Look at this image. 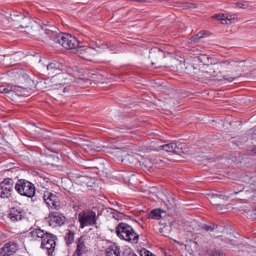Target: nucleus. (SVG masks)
<instances>
[{"label": "nucleus", "instance_id": "17", "mask_svg": "<svg viewBox=\"0 0 256 256\" xmlns=\"http://www.w3.org/2000/svg\"><path fill=\"white\" fill-rule=\"evenodd\" d=\"M62 64L58 62H54L47 66L48 74H54L60 72L62 69Z\"/></svg>", "mask_w": 256, "mask_h": 256}, {"label": "nucleus", "instance_id": "4", "mask_svg": "<svg viewBox=\"0 0 256 256\" xmlns=\"http://www.w3.org/2000/svg\"><path fill=\"white\" fill-rule=\"evenodd\" d=\"M16 190L20 195L32 198L36 193L33 184L24 179L19 180L15 184Z\"/></svg>", "mask_w": 256, "mask_h": 256}, {"label": "nucleus", "instance_id": "34", "mask_svg": "<svg viewBox=\"0 0 256 256\" xmlns=\"http://www.w3.org/2000/svg\"><path fill=\"white\" fill-rule=\"evenodd\" d=\"M144 256H154L150 252L146 250H144ZM141 256H142V254H141Z\"/></svg>", "mask_w": 256, "mask_h": 256}, {"label": "nucleus", "instance_id": "36", "mask_svg": "<svg viewBox=\"0 0 256 256\" xmlns=\"http://www.w3.org/2000/svg\"><path fill=\"white\" fill-rule=\"evenodd\" d=\"M130 156L129 154L126 155V156H125V157L124 158V160H130Z\"/></svg>", "mask_w": 256, "mask_h": 256}, {"label": "nucleus", "instance_id": "32", "mask_svg": "<svg viewBox=\"0 0 256 256\" xmlns=\"http://www.w3.org/2000/svg\"><path fill=\"white\" fill-rule=\"evenodd\" d=\"M216 238L220 240L224 241V242L225 243H228V242H230L229 239H228L226 238H223V237L220 236H217L216 237Z\"/></svg>", "mask_w": 256, "mask_h": 256}, {"label": "nucleus", "instance_id": "8", "mask_svg": "<svg viewBox=\"0 0 256 256\" xmlns=\"http://www.w3.org/2000/svg\"><path fill=\"white\" fill-rule=\"evenodd\" d=\"M14 182L12 178H6L0 183V198H8L14 190Z\"/></svg>", "mask_w": 256, "mask_h": 256}, {"label": "nucleus", "instance_id": "9", "mask_svg": "<svg viewBox=\"0 0 256 256\" xmlns=\"http://www.w3.org/2000/svg\"><path fill=\"white\" fill-rule=\"evenodd\" d=\"M43 199L47 206L51 209L58 210L60 208V200L56 194L46 191L44 193Z\"/></svg>", "mask_w": 256, "mask_h": 256}, {"label": "nucleus", "instance_id": "27", "mask_svg": "<svg viewBox=\"0 0 256 256\" xmlns=\"http://www.w3.org/2000/svg\"><path fill=\"white\" fill-rule=\"evenodd\" d=\"M235 5L238 6L239 8H246V7L248 6V2L244 1V2H236Z\"/></svg>", "mask_w": 256, "mask_h": 256}, {"label": "nucleus", "instance_id": "13", "mask_svg": "<svg viewBox=\"0 0 256 256\" xmlns=\"http://www.w3.org/2000/svg\"><path fill=\"white\" fill-rule=\"evenodd\" d=\"M85 240V236H82L80 237L78 240L76 250L72 256H82L87 251Z\"/></svg>", "mask_w": 256, "mask_h": 256}, {"label": "nucleus", "instance_id": "31", "mask_svg": "<svg viewBox=\"0 0 256 256\" xmlns=\"http://www.w3.org/2000/svg\"><path fill=\"white\" fill-rule=\"evenodd\" d=\"M185 7L188 8H194L196 7V4L193 3H186V4Z\"/></svg>", "mask_w": 256, "mask_h": 256}, {"label": "nucleus", "instance_id": "6", "mask_svg": "<svg viewBox=\"0 0 256 256\" xmlns=\"http://www.w3.org/2000/svg\"><path fill=\"white\" fill-rule=\"evenodd\" d=\"M45 27L42 28L40 32L39 38L44 42H48L52 40L55 43L58 30L53 26L44 24Z\"/></svg>", "mask_w": 256, "mask_h": 256}, {"label": "nucleus", "instance_id": "37", "mask_svg": "<svg viewBox=\"0 0 256 256\" xmlns=\"http://www.w3.org/2000/svg\"><path fill=\"white\" fill-rule=\"evenodd\" d=\"M252 136H253V138L256 140V129L253 132Z\"/></svg>", "mask_w": 256, "mask_h": 256}, {"label": "nucleus", "instance_id": "10", "mask_svg": "<svg viewBox=\"0 0 256 256\" xmlns=\"http://www.w3.org/2000/svg\"><path fill=\"white\" fill-rule=\"evenodd\" d=\"M10 18L16 22L15 24L16 26L22 28H28L32 22L30 16L24 14L14 12L10 14Z\"/></svg>", "mask_w": 256, "mask_h": 256}, {"label": "nucleus", "instance_id": "26", "mask_svg": "<svg viewBox=\"0 0 256 256\" xmlns=\"http://www.w3.org/2000/svg\"><path fill=\"white\" fill-rule=\"evenodd\" d=\"M160 146V145L159 144L158 142H155L154 141H152L149 146V148H146V150L148 152L152 150L157 151L156 150L154 149V148L153 147L154 146Z\"/></svg>", "mask_w": 256, "mask_h": 256}, {"label": "nucleus", "instance_id": "2", "mask_svg": "<svg viewBox=\"0 0 256 256\" xmlns=\"http://www.w3.org/2000/svg\"><path fill=\"white\" fill-rule=\"evenodd\" d=\"M116 232L121 240L136 244L138 242L139 235L132 227L124 222L119 223L116 227Z\"/></svg>", "mask_w": 256, "mask_h": 256}, {"label": "nucleus", "instance_id": "30", "mask_svg": "<svg viewBox=\"0 0 256 256\" xmlns=\"http://www.w3.org/2000/svg\"><path fill=\"white\" fill-rule=\"evenodd\" d=\"M247 154L250 156H254L256 154V146H254L252 150H248L246 152Z\"/></svg>", "mask_w": 256, "mask_h": 256}, {"label": "nucleus", "instance_id": "23", "mask_svg": "<svg viewBox=\"0 0 256 256\" xmlns=\"http://www.w3.org/2000/svg\"><path fill=\"white\" fill-rule=\"evenodd\" d=\"M216 228L217 226H216L215 225L208 226L206 224H203L202 226V228L203 230L207 232H214V230H216Z\"/></svg>", "mask_w": 256, "mask_h": 256}, {"label": "nucleus", "instance_id": "7", "mask_svg": "<svg viewBox=\"0 0 256 256\" xmlns=\"http://www.w3.org/2000/svg\"><path fill=\"white\" fill-rule=\"evenodd\" d=\"M74 52L80 57L89 61L92 60L93 57L96 54V50L88 46H80L78 45Z\"/></svg>", "mask_w": 256, "mask_h": 256}, {"label": "nucleus", "instance_id": "19", "mask_svg": "<svg viewBox=\"0 0 256 256\" xmlns=\"http://www.w3.org/2000/svg\"><path fill=\"white\" fill-rule=\"evenodd\" d=\"M120 248L117 246H114L106 252V256H120Z\"/></svg>", "mask_w": 256, "mask_h": 256}, {"label": "nucleus", "instance_id": "5", "mask_svg": "<svg viewBox=\"0 0 256 256\" xmlns=\"http://www.w3.org/2000/svg\"><path fill=\"white\" fill-rule=\"evenodd\" d=\"M96 218V212L92 210H85L78 214V220L82 228L95 224Z\"/></svg>", "mask_w": 256, "mask_h": 256}, {"label": "nucleus", "instance_id": "18", "mask_svg": "<svg viewBox=\"0 0 256 256\" xmlns=\"http://www.w3.org/2000/svg\"><path fill=\"white\" fill-rule=\"evenodd\" d=\"M162 213L165 214L164 212L161 210L160 209L153 210L149 213L148 218L160 220L162 217Z\"/></svg>", "mask_w": 256, "mask_h": 256}, {"label": "nucleus", "instance_id": "39", "mask_svg": "<svg viewBox=\"0 0 256 256\" xmlns=\"http://www.w3.org/2000/svg\"><path fill=\"white\" fill-rule=\"evenodd\" d=\"M152 64H155V62H154L153 61H152Z\"/></svg>", "mask_w": 256, "mask_h": 256}, {"label": "nucleus", "instance_id": "24", "mask_svg": "<svg viewBox=\"0 0 256 256\" xmlns=\"http://www.w3.org/2000/svg\"><path fill=\"white\" fill-rule=\"evenodd\" d=\"M206 36V34H205V32H199L198 34H197L196 36L192 37V40L194 42H198L200 38H204Z\"/></svg>", "mask_w": 256, "mask_h": 256}, {"label": "nucleus", "instance_id": "28", "mask_svg": "<svg viewBox=\"0 0 256 256\" xmlns=\"http://www.w3.org/2000/svg\"><path fill=\"white\" fill-rule=\"evenodd\" d=\"M242 122L241 121H232L229 123V125L231 127H238L242 126Z\"/></svg>", "mask_w": 256, "mask_h": 256}, {"label": "nucleus", "instance_id": "35", "mask_svg": "<svg viewBox=\"0 0 256 256\" xmlns=\"http://www.w3.org/2000/svg\"><path fill=\"white\" fill-rule=\"evenodd\" d=\"M220 122H218V124H220V126H218V127H220V126H225L224 125V122H223V120H220Z\"/></svg>", "mask_w": 256, "mask_h": 256}, {"label": "nucleus", "instance_id": "15", "mask_svg": "<svg viewBox=\"0 0 256 256\" xmlns=\"http://www.w3.org/2000/svg\"><path fill=\"white\" fill-rule=\"evenodd\" d=\"M17 250L16 245L14 242H10L6 244L2 248L0 254L2 256H10Z\"/></svg>", "mask_w": 256, "mask_h": 256}, {"label": "nucleus", "instance_id": "3", "mask_svg": "<svg viewBox=\"0 0 256 256\" xmlns=\"http://www.w3.org/2000/svg\"><path fill=\"white\" fill-rule=\"evenodd\" d=\"M55 43L60 44L66 49L73 50L74 52L79 44V42L76 37L68 34L58 32Z\"/></svg>", "mask_w": 256, "mask_h": 256}, {"label": "nucleus", "instance_id": "25", "mask_svg": "<svg viewBox=\"0 0 256 256\" xmlns=\"http://www.w3.org/2000/svg\"><path fill=\"white\" fill-rule=\"evenodd\" d=\"M12 88L4 86H0V93L8 94L12 91Z\"/></svg>", "mask_w": 256, "mask_h": 256}, {"label": "nucleus", "instance_id": "29", "mask_svg": "<svg viewBox=\"0 0 256 256\" xmlns=\"http://www.w3.org/2000/svg\"><path fill=\"white\" fill-rule=\"evenodd\" d=\"M212 202H214V204L216 205H220V204L219 203H217L215 201V198H220V199L222 198V197L223 198L224 196L223 195H220V194H212Z\"/></svg>", "mask_w": 256, "mask_h": 256}, {"label": "nucleus", "instance_id": "22", "mask_svg": "<svg viewBox=\"0 0 256 256\" xmlns=\"http://www.w3.org/2000/svg\"><path fill=\"white\" fill-rule=\"evenodd\" d=\"M212 18L217 19L218 20H230V18H228V16H226V14H216L212 16Z\"/></svg>", "mask_w": 256, "mask_h": 256}, {"label": "nucleus", "instance_id": "16", "mask_svg": "<svg viewBox=\"0 0 256 256\" xmlns=\"http://www.w3.org/2000/svg\"><path fill=\"white\" fill-rule=\"evenodd\" d=\"M149 57L153 60L155 62H157L164 58V53L163 50L156 48L150 51Z\"/></svg>", "mask_w": 256, "mask_h": 256}, {"label": "nucleus", "instance_id": "21", "mask_svg": "<svg viewBox=\"0 0 256 256\" xmlns=\"http://www.w3.org/2000/svg\"><path fill=\"white\" fill-rule=\"evenodd\" d=\"M210 256H226L225 254L222 251L220 250H210L208 252Z\"/></svg>", "mask_w": 256, "mask_h": 256}, {"label": "nucleus", "instance_id": "11", "mask_svg": "<svg viewBox=\"0 0 256 256\" xmlns=\"http://www.w3.org/2000/svg\"><path fill=\"white\" fill-rule=\"evenodd\" d=\"M8 216L12 221L16 222L25 218L26 212L22 208L14 207L10 210Z\"/></svg>", "mask_w": 256, "mask_h": 256}, {"label": "nucleus", "instance_id": "12", "mask_svg": "<svg viewBox=\"0 0 256 256\" xmlns=\"http://www.w3.org/2000/svg\"><path fill=\"white\" fill-rule=\"evenodd\" d=\"M157 151H164L166 152L178 153L181 148L174 142H170L167 144H162V146H153Z\"/></svg>", "mask_w": 256, "mask_h": 256}, {"label": "nucleus", "instance_id": "20", "mask_svg": "<svg viewBox=\"0 0 256 256\" xmlns=\"http://www.w3.org/2000/svg\"><path fill=\"white\" fill-rule=\"evenodd\" d=\"M74 234L72 232L68 230L65 236V240L66 244H70L74 242Z\"/></svg>", "mask_w": 256, "mask_h": 256}, {"label": "nucleus", "instance_id": "14", "mask_svg": "<svg viewBox=\"0 0 256 256\" xmlns=\"http://www.w3.org/2000/svg\"><path fill=\"white\" fill-rule=\"evenodd\" d=\"M50 225L55 226H61L64 224V217L58 213L51 212L48 216Z\"/></svg>", "mask_w": 256, "mask_h": 256}, {"label": "nucleus", "instance_id": "33", "mask_svg": "<svg viewBox=\"0 0 256 256\" xmlns=\"http://www.w3.org/2000/svg\"><path fill=\"white\" fill-rule=\"evenodd\" d=\"M204 58L208 59V58L206 56H201L198 57V60L200 61L202 63L204 64L206 62V60H204Z\"/></svg>", "mask_w": 256, "mask_h": 256}, {"label": "nucleus", "instance_id": "38", "mask_svg": "<svg viewBox=\"0 0 256 256\" xmlns=\"http://www.w3.org/2000/svg\"><path fill=\"white\" fill-rule=\"evenodd\" d=\"M32 126H36L34 124H33V123H32Z\"/></svg>", "mask_w": 256, "mask_h": 256}, {"label": "nucleus", "instance_id": "1", "mask_svg": "<svg viewBox=\"0 0 256 256\" xmlns=\"http://www.w3.org/2000/svg\"><path fill=\"white\" fill-rule=\"evenodd\" d=\"M30 234L35 240H37V238H40L41 248L46 250V252L48 256L52 255L56 247V240L57 239L56 236L40 228L34 229Z\"/></svg>", "mask_w": 256, "mask_h": 256}]
</instances>
